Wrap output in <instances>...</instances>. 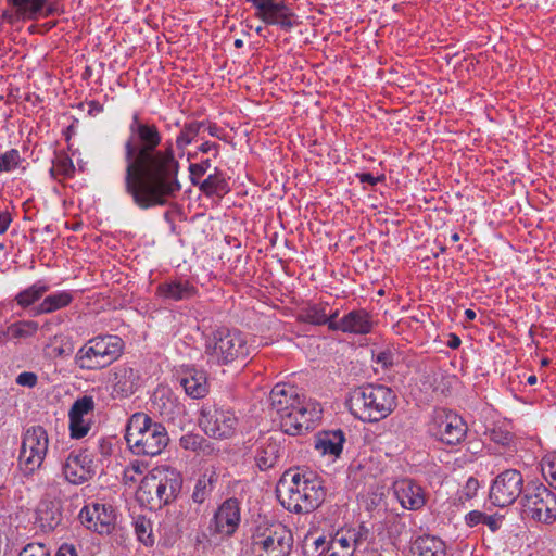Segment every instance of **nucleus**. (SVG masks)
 <instances>
[{
    "label": "nucleus",
    "mask_w": 556,
    "mask_h": 556,
    "mask_svg": "<svg viewBox=\"0 0 556 556\" xmlns=\"http://www.w3.org/2000/svg\"><path fill=\"white\" fill-rule=\"evenodd\" d=\"M460 345V339L455 334H450L447 346L451 349H457Z\"/></svg>",
    "instance_id": "58"
},
{
    "label": "nucleus",
    "mask_w": 556,
    "mask_h": 556,
    "mask_svg": "<svg viewBox=\"0 0 556 556\" xmlns=\"http://www.w3.org/2000/svg\"><path fill=\"white\" fill-rule=\"evenodd\" d=\"M329 542L325 536L308 532L302 540V552L304 556H324Z\"/></svg>",
    "instance_id": "34"
},
{
    "label": "nucleus",
    "mask_w": 556,
    "mask_h": 556,
    "mask_svg": "<svg viewBox=\"0 0 556 556\" xmlns=\"http://www.w3.org/2000/svg\"><path fill=\"white\" fill-rule=\"evenodd\" d=\"M255 17L267 25H277L285 31H290L298 25V18L292 9L285 2L255 9Z\"/></svg>",
    "instance_id": "18"
},
{
    "label": "nucleus",
    "mask_w": 556,
    "mask_h": 556,
    "mask_svg": "<svg viewBox=\"0 0 556 556\" xmlns=\"http://www.w3.org/2000/svg\"><path fill=\"white\" fill-rule=\"evenodd\" d=\"M8 341H7V334L4 332V329L0 328V345L5 344Z\"/></svg>",
    "instance_id": "61"
},
{
    "label": "nucleus",
    "mask_w": 556,
    "mask_h": 556,
    "mask_svg": "<svg viewBox=\"0 0 556 556\" xmlns=\"http://www.w3.org/2000/svg\"><path fill=\"white\" fill-rule=\"evenodd\" d=\"M125 192L141 210L165 206L181 191L180 163L173 142L162 144V134L153 123L135 113L124 143Z\"/></svg>",
    "instance_id": "1"
},
{
    "label": "nucleus",
    "mask_w": 556,
    "mask_h": 556,
    "mask_svg": "<svg viewBox=\"0 0 556 556\" xmlns=\"http://www.w3.org/2000/svg\"><path fill=\"white\" fill-rule=\"evenodd\" d=\"M351 414L363 422H378L395 409L396 394L383 384H365L355 388L348 400Z\"/></svg>",
    "instance_id": "4"
},
{
    "label": "nucleus",
    "mask_w": 556,
    "mask_h": 556,
    "mask_svg": "<svg viewBox=\"0 0 556 556\" xmlns=\"http://www.w3.org/2000/svg\"><path fill=\"white\" fill-rule=\"evenodd\" d=\"M479 486V481L476 478L470 477L466 481V484L463 486V489L459 491L458 500L464 503L465 501L473 498L477 495Z\"/></svg>",
    "instance_id": "45"
},
{
    "label": "nucleus",
    "mask_w": 556,
    "mask_h": 556,
    "mask_svg": "<svg viewBox=\"0 0 556 556\" xmlns=\"http://www.w3.org/2000/svg\"><path fill=\"white\" fill-rule=\"evenodd\" d=\"M240 522V506L236 498L226 500L217 509L213 520L214 531L222 535H231Z\"/></svg>",
    "instance_id": "21"
},
{
    "label": "nucleus",
    "mask_w": 556,
    "mask_h": 556,
    "mask_svg": "<svg viewBox=\"0 0 556 556\" xmlns=\"http://www.w3.org/2000/svg\"><path fill=\"white\" fill-rule=\"evenodd\" d=\"M62 520V513L59 503L50 500L40 501L37 507L36 521L42 531L54 530Z\"/></svg>",
    "instance_id": "27"
},
{
    "label": "nucleus",
    "mask_w": 556,
    "mask_h": 556,
    "mask_svg": "<svg viewBox=\"0 0 556 556\" xmlns=\"http://www.w3.org/2000/svg\"><path fill=\"white\" fill-rule=\"evenodd\" d=\"M367 530L363 527L358 528H342L329 541L330 544L350 552L353 556L357 547H359L367 539Z\"/></svg>",
    "instance_id": "26"
},
{
    "label": "nucleus",
    "mask_w": 556,
    "mask_h": 556,
    "mask_svg": "<svg viewBox=\"0 0 556 556\" xmlns=\"http://www.w3.org/2000/svg\"><path fill=\"white\" fill-rule=\"evenodd\" d=\"M80 522L99 534H109L115 527V511L111 505L92 503L85 505L79 513Z\"/></svg>",
    "instance_id": "15"
},
{
    "label": "nucleus",
    "mask_w": 556,
    "mask_h": 556,
    "mask_svg": "<svg viewBox=\"0 0 556 556\" xmlns=\"http://www.w3.org/2000/svg\"><path fill=\"white\" fill-rule=\"evenodd\" d=\"M540 465L544 479L549 486L556 490V452L546 453Z\"/></svg>",
    "instance_id": "40"
},
{
    "label": "nucleus",
    "mask_w": 556,
    "mask_h": 556,
    "mask_svg": "<svg viewBox=\"0 0 556 556\" xmlns=\"http://www.w3.org/2000/svg\"><path fill=\"white\" fill-rule=\"evenodd\" d=\"M94 406L92 396L88 395H84L74 402L68 413L72 438L80 439L89 432Z\"/></svg>",
    "instance_id": "17"
},
{
    "label": "nucleus",
    "mask_w": 556,
    "mask_h": 556,
    "mask_svg": "<svg viewBox=\"0 0 556 556\" xmlns=\"http://www.w3.org/2000/svg\"><path fill=\"white\" fill-rule=\"evenodd\" d=\"M465 316L469 320H473L476 318V313L472 309H466Z\"/></svg>",
    "instance_id": "60"
},
{
    "label": "nucleus",
    "mask_w": 556,
    "mask_h": 556,
    "mask_svg": "<svg viewBox=\"0 0 556 556\" xmlns=\"http://www.w3.org/2000/svg\"><path fill=\"white\" fill-rule=\"evenodd\" d=\"M146 469L147 466L143 463L134 460L125 468L124 480L126 482H136Z\"/></svg>",
    "instance_id": "44"
},
{
    "label": "nucleus",
    "mask_w": 556,
    "mask_h": 556,
    "mask_svg": "<svg viewBox=\"0 0 556 556\" xmlns=\"http://www.w3.org/2000/svg\"><path fill=\"white\" fill-rule=\"evenodd\" d=\"M125 440L135 455L156 456L166 447L169 438L163 425L144 413H135L128 419Z\"/></svg>",
    "instance_id": "5"
},
{
    "label": "nucleus",
    "mask_w": 556,
    "mask_h": 556,
    "mask_svg": "<svg viewBox=\"0 0 556 556\" xmlns=\"http://www.w3.org/2000/svg\"><path fill=\"white\" fill-rule=\"evenodd\" d=\"M123 340L113 334L88 340L76 353L75 363L80 369L99 370L113 364L123 354Z\"/></svg>",
    "instance_id": "7"
},
{
    "label": "nucleus",
    "mask_w": 556,
    "mask_h": 556,
    "mask_svg": "<svg viewBox=\"0 0 556 556\" xmlns=\"http://www.w3.org/2000/svg\"><path fill=\"white\" fill-rule=\"evenodd\" d=\"M344 442L342 430L321 431L315 435L314 447L320 455L336 459L342 453Z\"/></svg>",
    "instance_id": "24"
},
{
    "label": "nucleus",
    "mask_w": 556,
    "mask_h": 556,
    "mask_svg": "<svg viewBox=\"0 0 556 556\" xmlns=\"http://www.w3.org/2000/svg\"><path fill=\"white\" fill-rule=\"evenodd\" d=\"M199 151L202 153H213V156L216 157L219 153V144L216 142L205 141L199 147Z\"/></svg>",
    "instance_id": "51"
},
{
    "label": "nucleus",
    "mask_w": 556,
    "mask_h": 556,
    "mask_svg": "<svg viewBox=\"0 0 556 556\" xmlns=\"http://www.w3.org/2000/svg\"><path fill=\"white\" fill-rule=\"evenodd\" d=\"M12 223V216L8 211L0 212V235H3Z\"/></svg>",
    "instance_id": "52"
},
{
    "label": "nucleus",
    "mask_w": 556,
    "mask_h": 556,
    "mask_svg": "<svg viewBox=\"0 0 556 556\" xmlns=\"http://www.w3.org/2000/svg\"><path fill=\"white\" fill-rule=\"evenodd\" d=\"M393 493L405 509L418 510L427 503V493L424 488L410 479L395 481Z\"/></svg>",
    "instance_id": "19"
},
{
    "label": "nucleus",
    "mask_w": 556,
    "mask_h": 556,
    "mask_svg": "<svg viewBox=\"0 0 556 556\" xmlns=\"http://www.w3.org/2000/svg\"><path fill=\"white\" fill-rule=\"evenodd\" d=\"M485 514L479 510H472L465 516V521L468 527H476L483 523Z\"/></svg>",
    "instance_id": "49"
},
{
    "label": "nucleus",
    "mask_w": 556,
    "mask_h": 556,
    "mask_svg": "<svg viewBox=\"0 0 556 556\" xmlns=\"http://www.w3.org/2000/svg\"><path fill=\"white\" fill-rule=\"evenodd\" d=\"M180 485L181 479L175 469L166 466L155 467L143 477L136 496L142 506L156 510L176 497Z\"/></svg>",
    "instance_id": "6"
},
{
    "label": "nucleus",
    "mask_w": 556,
    "mask_h": 556,
    "mask_svg": "<svg viewBox=\"0 0 556 556\" xmlns=\"http://www.w3.org/2000/svg\"><path fill=\"white\" fill-rule=\"evenodd\" d=\"M207 131L212 137H219V128L215 124L205 123V127H203L202 132Z\"/></svg>",
    "instance_id": "56"
},
{
    "label": "nucleus",
    "mask_w": 556,
    "mask_h": 556,
    "mask_svg": "<svg viewBox=\"0 0 556 556\" xmlns=\"http://www.w3.org/2000/svg\"><path fill=\"white\" fill-rule=\"evenodd\" d=\"M39 330V325L35 320H20L9 325L4 332L7 334V341L14 340H26L36 336Z\"/></svg>",
    "instance_id": "31"
},
{
    "label": "nucleus",
    "mask_w": 556,
    "mask_h": 556,
    "mask_svg": "<svg viewBox=\"0 0 556 556\" xmlns=\"http://www.w3.org/2000/svg\"><path fill=\"white\" fill-rule=\"evenodd\" d=\"M521 505L528 518L545 525L556 521V494L543 484L526 490Z\"/></svg>",
    "instance_id": "11"
},
{
    "label": "nucleus",
    "mask_w": 556,
    "mask_h": 556,
    "mask_svg": "<svg viewBox=\"0 0 556 556\" xmlns=\"http://www.w3.org/2000/svg\"><path fill=\"white\" fill-rule=\"evenodd\" d=\"M21 163L20 152L15 149L0 155V172H11Z\"/></svg>",
    "instance_id": "42"
},
{
    "label": "nucleus",
    "mask_w": 556,
    "mask_h": 556,
    "mask_svg": "<svg viewBox=\"0 0 556 556\" xmlns=\"http://www.w3.org/2000/svg\"><path fill=\"white\" fill-rule=\"evenodd\" d=\"M245 336L238 330L217 329L205 344V353L218 364L244 361L250 355Z\"/></svg>",
    "instance_id": "8"
},
{
    "label": "nucleus",
    "mask_w": 556,
    "mask_h": 556,
    "mask_svg": "<svg viewBox=\"0 0 556 556\" xmlns=\"http://www.w3.org/2000/svg\"><path fill=\"white\" fill-rule=\"evenodd\" d=\"M48 446L49 437L43 427L35 426L24 432L17 458L18 468L24 476L35 473L42 466Z\"/></svg>",
    "instance_id": "10"
},
{
    "label": "nucleus",
    "mask_w": 556,
    "mask_h": 556,
    "mask_svg": "<svg viewBox=\"0 0 556 556\" xmlns=\"http://www.w3.org/2000/svg\"><path fill=\"white\" fill-rule=\"evenodd\" d=\"M502 522V517H497L495 515H486L484 516L483 525H486L491 531H496Z\"/></svg>",
    "instance_id": "50"
},
{
    "label": "nucleus",
    "mask_w": 556,
    "mask_h": 556,
    "mask_svg": "<svg viewBox=\"0 0 556 556\" xmlns=\"http://www.w3.org/2000/svg\"><path fill=\"white\" fill-rule=\"evenodd\" d=\"M214 479H215L214 472H212L210 476L204 473L203 476H201L198 479L194 490H193V493H192V500L195 503L201 504L205 501V498L212 491V484H213Z\"/></svg>",
    "instance_id": "41"
},
{
    "label": "nucleus",
    "mask_w": 556,
    "mask_h": 556,
    "mask_svg": "<svg viewBox=\"0 0 556 556\" xmlns=\"http://www.w3.org/2000/svg\"><path fill=\"white\" fill-rule=\"evenodd\" d=\"M452 240H453L454 242H457V241L459 240V235H458V233H453V235H452Z\"/></svg>",
    "instance_id": "64"
},
{
    "label": "nucleus",
    "mask_w": 556,
    "mask_h": 556,
    "mask_svg": "<svg viewBox=\"0 0 556 556\" xmlns=\"http://www.w3.org/2000/svg\"><path fill=\"white\" fill-rule=\"evenodd\" d=\"M179 383L191 399H203L208 393L206 375L202 370L188 368L179 377Z\"/></svg>",
    "instance_id": "25"
},
{
    "label": "nucleus",
    "mask_w": 556,
    "mask_h": 556,
    "mask_svg": "<svg viewBox=\"0 0 556 556\" xmlns=\"http://www.w3.org/2000/svg\"><path fill=\"white\" fill-rule=\"evenodd\" d=\"M91 465L92 460L88 454L85 452H72L63 465V475L70 483H84L92 476Z\"/></svg>",
    "instance_id": "22"
},
{
    "label": "nucleus",
    "mask_w": 556,
    "mask_h": 556,
    "mask_svg": "<svg viewBox=\"0 0 556 556\" xmlns=\"http://www.w3.org/2000/svg\"><path fill=\"white\" fill-rule=\"evenodd\" d=\"M429 432L438 440L454 445L464 440L467 426L456 413L437 408L429 424Z\"/></svg>",
    "instance_id": "13"
},
{
    "label": "nucleus",
    "mask_w": 556,
    "mask_h": 556,
    "mask_svg": "<svg viewBox=\"0 0 556 556\" xmlns=\"http://www.w3.org/2000/svg\"><path fill=\"white\" fill-rule=\"evenodd\" d=\"M493 440L496 441V442H500L502 444H505L506 441L508 440V438H507V434H505L503 438H501V437H497V438L493 437Z\"/></svg>",
    "instance_id": "63"
},
{
    "label": "nucleus",
    "mask_w": 556,
    "mask_h": 556,
    "mask_svg": "<svg viewBox=\"0 0 556 556\" xmlns=\"http://www.w3.org/2000/svg\"><path fill=\"white\" fill-rule=\"evenodd\" d=\"M197 293V287L184 278L168 279L156 287V295L166 301H186Z\"/></svg>",
    "instance_id": "23"
},
{
    "label": "nucleus",
    "mask_w": 556,
    "mask_h": 556,
    "mask_svg": "<svg viewBox=\"0 0 556 556\" xmlns=\"http://www.w3.org/2000/svg\"><path fill=\"white\" fill-rule=\"evenodd\" d=\"M74 172V164L66 154L56 155L50 169L51 175L58 179L72 177Z\"/></svg>",
    "instance_id": "38"
},
{
    "label": "nucleus",
    "mask_w": 556,
    "mask_h": 556,
    "mask_svg": "<svg viewBox=\"0 0 556 556\" xmlns=\"http://www.w3.org/2000/svg\"><path fill=\"white\" fill-rule=\"evenodd\" d=\"M276 493L281 505L292 513H309L324 501L325 490L312 472L286 471L278 481Z\"/></svg>",
    "instance_id": "3"
},
{
    "label": "nucleus",
    "mask_w": 556,
    "mask_h": 556,
    "mask_svg": "<svg viewBox=\"0 0 556 556\" xmlns=\"http://www.w3.org/2000/svg\"><path fill=\"white\" fill-rule=\"evenodd\" d=\"M167 393L168 392L166 390H157L154 393L153 404L155 406H157V409H159L161 415H165V414L169 413V412H167L165 402H163V400H164V397H166Z\"/></svg>",
    "instance_id": "48"
},
{
    "label": "nucleus",
    "mask_w": 556,
    "mask_h": 556,
    "mask_svg": "<svg viewBox=\"0 0 556 556\" xmlns=\"http://www.w3.org/2000/svg\"><path fill=\"white\" fill-rule=\"evenodd\" d=\"M522 492L523 478L521 472L516 469H507L493 480L489 497L493 505L506 507L514 504Z\"/></svg>",
    "instance_id": "14"
},
{
    "label": "nucleus",
    "mask_w": 556,
    "mask_h": 556,
    "mask_svg": "<svg viewBox=\"0 0 556 556\" xmlns=\"http://www.w3.org/2000/svg\"><path fill=\"white\" fill-rule=\"evenodd\" d=\"M280 444L271 439H263L257 443L255 463L261 470L273 468L280 457Z\"/></svg>",
    "instance_id": "28"
},
{
    "label": "nucleus",
    "mask_w": 556,
    "mask_h": 556,
    "mask_svg": "<svg viewBox=\"0 0 556 556\" xmlns=\"http://www.w3.org/2000/svg\"><path fill=\"white\" fill-rule=\"evenodd\" d=\"M372 316L365 309L351 311L338 321H331L329 329L354 334H367L374 328Z\"/></svg>",
    "instance_id": "20"
},
{
    "label": "nucleus",
    "mask_w": 556,
    "mask_h": 556,
    "mask_svg": "<svg viewBox=\"0 0 556 556\" xmlns=\"http://www.w3.org/2000/svg\"><path fill=\"white\" fill-rule=\"evenodd\" d=\"M135 532L138 540L146 546L154 545V536L152 533V523L143 516H138L135 520Z\"/></svg>",
    "instance_id": "39"
},
{
    "label": "nucleus",
    "mask_w": 556,
    "mask_h": 556,
    "mask_svg": "<svg viewBox=\"0 0 556 556\" xmlns=\"http://www.w3.org/2000/svg\"><path fill=\"white\" fill-rule=\"evenodd\" d=\"M211 167V160L206 159L200 163L190 164V181L193 186H198L200 184L201 177Z\"/></svg>",
    "instance_id": "43"
},
{
    "label": "nucleus",
    "mask_w": 556,
    "mask_h": 556,
    "mask_svg": "<svg viewBox=\"0 0 556 556\" xmlns=\"http://www.w3.org/2000/svg\"><path fill=\"white\" fill-rule=\"evenodd\" d=\"M329 304L326 302L309 303L303 307L299 318L312 325H326L329 321Z\"/></svg>",
    "instance_id": "29"
},
{
    "label": "nucleus",
    "mask_w": 556,
    "mask_h": 556,
    "mask_svg": "<svg viewBox=\"0 0 556 556\" xmlns=\"http://www.w3.org/2000/svg\"><path fill=\"white\" fill-rule=\"evenodd\" d=\"M203 127H205V122L193 121L186 123L176 137L175 143L177 149L184 150L189 146L202 132Z\"/></svg>",
    "instance_id": "35"
},
{
    "label": "nucleus",
    "mask_w": 556,
    "mask_h": 556,
    "mask_svg": "<svg viewBox=\"0 0 556 556\" xmlns=\"http://www.w3.org/2000/svg\"><path fill=\"white\" fill-rule=\"evenodd\" d=\"M200 190L206 195L223 194L228 192V184L220 174L210 175L201 184H199Z\"/></svg>",
    "instance_id": "37"
},
{
    "label": "nucleus",
    "mask_w": 556,
    "mask_h": 556,
    "mask_svg": "<svg viewBox=\"0 0 556 556\" xmlns=\"http://www.w3.org/2000/svg\"><path fill=\"white\" fill-rule=\"evenodd\" d=\"M536 381H538V378L534 375H531L527 378V382L529 386H534L536 383Z\"/></svg>",
    "instance_id": "62"
},
{
    "label": "nucleus",
    "mask_w": 556,
    "mask_h": 556,
    "mask_svg": "<svg viewBox=\"0 0 556 556\" xmlns=\"http://www.w3.org/2000/svg\"><path fill=\"white\" fill-rule=\"evenodd\" d=\"M18 556H50V551L41 543H29L21 551Z\"/></svg>",
    "instance_id": "46"
},
{
    "label": "nucleus",
    "mask_w": 556,
    "mask_h": 556,
    "mask_svg": "<svg viewBox=\"0 0 556 556\" xmlns=\"http://www.w3.org/2000/svg\"><path fill=\"white\" fill-rule=\"evenodd\" d=\"M293 536L281 523L261 525L252 538V548L257 556H288Z\"/></svg>",
    "instance_id": "9"
},
{
    "label": "nucleus",
    "mask_w": 556,
    "mask_h": 556,
    "mask_svg": "<svg viewBox=\"0 0 556 556\" xmlns=\"http://www.w3.org/2000/svg\"><path fill=\"white\" fill-rule=\"evenodd\" d=\"M239 419L228 407L205 405L200 415L199 425L203 431L215 439H229L235 435Z\"/></svg>",
    "instance_id": "12"
},
{
    "label": "nucleus",
    "mask_w": 556,
    "mask_h": 556,
    "mask_svg": "<svg viewBox=\"0 0 556 556\" xmlns=\"http://www.w3.org/2000/svg\"><path fill=\"white\" fill-rule=\"evenodd\" d=\"M109 383L112 397L126 399L138 390L140 376L127 365H117L109 372Z\"/></svg>",
    "instance_id": "16"
},
{
    "label": "nucleus",
    "mask_w": 556,
    "mask_h": 556,
    "mask_svg": "<svg viewBox=\"0 0 556 556\" xmlns=\"http://www.w3.org/2000/svg\"><path fill=\"white\" fill-rule=\"evenodd\" d=\"M359 179L362 182H367L371 186L376 185L378 179L375 178L371 174H368V173H364L362 175H359Z\"/></svg>",
    "instance_id": "57"
},
{
    "label": "nucleus",
    "mask_w": 556,
    "mask_h": 556,
    "mask_svg": "<svg viewBox=\"0 0 556 556\" xmlns=\"http://www.w3.org/2000/svg\"><path fill=\"white\" fill-rule=\"evenodd\" d=\"M47 0H11L23 18L36 20L41 14Z\"/></svg>",
    "instance_id": "36"
},
{
    "label": "nucleus",
    "mask_w": 556,
    "mask_h": 556,
    "mask_svg": "<svg viewBox=\"0 0 556 556\" xmlns=\"http://www.w3.org/2000/svg\"><path fill=\"white\" fill-rule=\"evenodd\" d=\"M418 556H445V544L435 536L425 535L419 538L416 543Z\"/></svg>",
    "instance_id": "32"
},
{
    "label": "nucleus",
    "mask_w": 556,
    "mask_h": 556,
    "mask_svg": "<svg viewBox=\"0 0 556 556\" xmlns=\"http://www.w3.org/2000/svg\"><path fill=\"white\" fill-rule=\"evenodd\" d=\"M329 313H330V314H329V321L326 324V325H328V326H329V324H330L331 321H337L336 319H337V317H338V315H339V311H338V309H333V308L329 305Z\"/></svg>",
    "instance_id": "59"
},
{
    "label": "nucleus",
    "mask_w": 556,
    "mask_h": 556,
    "mask_svg": "<svg viewBox=\"0 0 556 556\" xmlns=\"http://www.w3.org/2000/svg\"><path fill=\"white\" fill-rule=\"evenodd\" d=\"M56 556H76V553L73 546L65 544L59 548Z\"/></svg>",
    "instance_id": "55"
},
{
    "label": "nucleus",
    "mask_w": 556,
    "mask_h": 556,
    "mask_svg": "<svg viewBox=\"0 0 556 556\" xmlns=\"http://www.w3.org/2000/svg\"><path fill=\"white\" fill-rule=\"evenodd\" d=\"M49 286L43 281H37L30 287L22 290L15 296L17 305L23 308L36 303L45 293L49 291Z\"/></svg>",
    "instance_id": "33"
},
{
    "label": "nucleus",
    "mask_w": 556,
    "mask_h": 556,
    "mask_svg": "<svg viewBox=\"0 0 556 556\" xmlns=\"http://www.w3.org/2000/svg\"><path fill=\"white\" fill-rule=\"evenodd\" d=\"M73 301V295L68 291H60L47 295L43 301L35 308V314H50L58 309L68 306Z\"/></svg>",
    "instance_id": "30"
},
{
    "label": "nucleus",
    "mask_w": 556,
    "mask_h": 556,
    "mask_svg": "<svg viewBox=\"0 0 556 556\" xmlns=\"http://www.w3.org/2000/svg\"><path fill=\"white\" fill-rule=\"evenodd\" d=\"M15 382L22 387L34 388L38 382V377L33 371H23L16 377Z\"/></svg>",
    "instance_id": "47"
},
{
    "label": "nucleus",
    "mask_w": 556,
    "mask_h": 556,
    "mask_svg": "<svg viewBox=\"0 0 556 556\" xmlns=\"http://www.w3.org/2000/svg\"><path fill=\"white\" fill-rule=\"evenodd\" d=\"M270 406L280 418L283 432L298 435L316 426L321 418L320 405L300 396L294 386L277 383L270 392Z\"/></svg>",
    "instance_id": "2"
},
{
    "label": "nucleus",
    "mask_w": 556,
    "mask_h": 556,
    "mask_svg": "<svg viewBox=\"0 0 556 556\" xmlns=\"http://www.w3.org/2000/svg\"><path fill=\"white\" fill-rule=\"evenodd\" d=\"M248 2L252 3V5L255 8V9H258L262 7V4L264 7H269V5H275V4H278L280 1L278 0H247Z\"/></svg>",
    "instance_id": "54"
},
{
    "label": "nucleus",
    "mask_w": 556,
    "mask_h": 556,
    "mask_svg": "<svg viewBox=\"0 0 556 556\" xmlns=\"http://www.w3.org/2000/svg\"><path fill=\"white\" fill-rule=\"evenodd\" d=\"M324 556H351L350 552L343 551L330 543L327 545Z\"/></svg>",
    "instance_id": "53"
}]
</instances>
